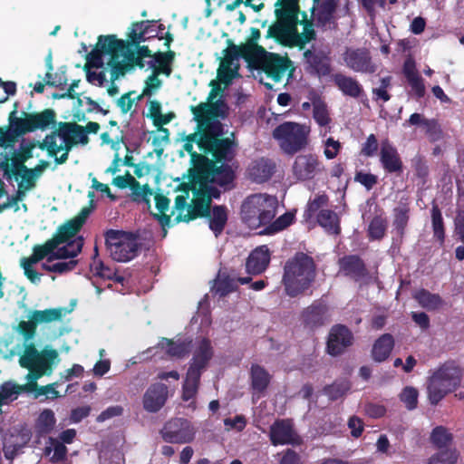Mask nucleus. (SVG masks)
I'll return each instance as SVG.
<instances>
[{"label": "nucleus", "instance_id": "5701e85b", "mask_svg": "<svg viewBox=\"0 0 464 464\" xmlns=\"http://www.w3.org/2000/svg\"><path fill=\"white\" fill-rule=\"evenodd\" d=\"M25 160L19 152L14 150L12 155L8 153H0V171L3 173V178L7 181L13 179L18 180L21 171L28 169L25 165Z\"/></svg>", "mask_w": 464, "mask_h": 464}, {"label": "nucleus", "instance_id": "37998d69", "mask_svg": "<svg viewBox=\"0 0 464 464\" xmlns=\"http://www.w3.org/2000/svg\"><path fill=\"white\" fill-rule=\"evenodd\" d=\"M387 226L388 221L383 213L374 216L368 225L367 236L369 239L382 240L386 234Z\"/></svg>", "mask_w": 464, "mask_h": 464}, {"label": "nucleus", "instance_id": "dca6fc26", "mask_svg": "<svg viewBox=\"0 0 464 464\" xmlns=\"http://www.w3.org/2000/svg\"><path fill=\"white\" fill-rule=\"evenodd\" d=\"M343 59L345 65L353 72L372 74L377 71V65L372 62L367 48H346Z\"/></svg>", "mask_w": 464, "mask_h": 464}, {"label": "nucleus", "instance_id": "4d7b16f0", "mask_svg": "<svg viewBox=\"0 0 464 464\" xmlns=\"http://www.w3.org/2000/svg\"><path fill=\"white\" fill-rule=\"evenodd\" d=\"M284 34L287 47H295L293 43L298 41L300 33L297 30V24L300 23L298 16L290 18H282Z\"/></svg>", "mask_w": 464, "mask_h": 464}, {"label": "nucleus", "instance_id": "423d86ee", "mask_svg": "<svg viewBox=\"0 0 464 464\" xmlns=\"http://www.w3.org/2000/svg\"><path fill=\"white\" fill-rule=\"evenodd\" d=\"M105 246L112 260L129 262L138 256L141 243L139 236L130 231L108 229L104 232Z\"/></svg>", "mask_w": 464, "mask_h": 464}, {"label": "nucleus", "instance_id": "1a4fd4ad", "mask_svg": "<svg viewBox=\"0 0 464 464\" xmlns=\"http://www.w3.org/2000/svg\"><path fill=\"white\" fill-rule=\"evenodd\" d=\"M198 162L196 169H189L190 171L198 174L200 179H208L210 182L215 183L222 188L225 191L230 190L234 188V181L236 173L229 162L216 163L210 161L207 156H197Z\"/></svg>", "mask_w": 464, "mask_h": 464}, {"label": "nucleus", "instance_id": "69168bd1", "mask_svg": "<svg viewBox=\"0 0 464 464\" xmlns=\"http://www.w3.org/2000/svg\"><path fill=\"white\" fill-rule=\"evenodd\" d=\"M313 118L320 126H327L330 123L331 119L324 102H319L314 103Z\"/></svg>", "mask_w": 464, "mask_h": 464}, {"label": "nucleus", "instance_id": "393cba45", "mask_svg": "<svg viewBox=\"0 0 464 464\" xmlns=\"http://www.w3.org/2000/svg\"><path fill=\"white\" fill-rule=\"evenodd\" d=\"M340 272L355 282L368 276L369 272L364 261L358 255H346L338 260Z\"/></svg>", "mask_w": 464, "mask_h": 464}, {"label": "nucleus", "instance_id": "2eb2a0df", "mask_svg": "<svg viewBox=\"0 0 464 464\" xmlns=\"http://www.w3.org/2000/svg\"><path fill=\"white\" fill-rule=\"evenodd\" d=\"M324 169L322 161L313 153L297 155L292 165L293 176L299 181L311 180Z\"/></svg>", "mask_w": 464, "mask_h": 464}, {"label": "nucleus", "instance_id": "3c124183", "mask_svg": "<svg viewBox=\"0 0 464 464\" xmlns=\"http://www.w3.org/2000/svg\"><path fill=\"white\" fill-rule=\"evenodd\" d=\"M58 246V242H56L54 238L52 237L45 241L43 245L34 246L33 254L31 256H29V258H31L32 263H38L45 257L48 259V257L53 254Z\"/></svg>", "mask_w": 464, "mask_h": 464}, {"label": "nucleus", "instance_id": "412c9836", "mask_svg": "<svg viewBox=\"0 0 464 464\" xmlns=\"http://www.w3.org/2000/svg\"><path fill=\"white\" fill-rule=\"evenodd\" d=\"M221 106H225V104L220 101L209 103L202 102L198 106H192L191 111L194 115V120L198 123V128L203 129L213 123L220 122L219 121L214 120L213 118L225 116V111L220 110Z\"/></svg>", "mask_w": 464, "mask_h": 464}, {"label": "nucleus", "instance_id": "de8ad7c7", "mask_svg": "<svg viewBox=\"0 0 464 464\" xmlns=\"http://www.w3.org/2000/svg\"><path fill=\"white\" fill-rule=\"evenodd\" d=\"M56 419L53 411L51 409L44 410L35 422L36 432L40 436L49 434L54 428Z\"/></svg>", "mask_w": 464, "mask_h": 464}, {"label": "nucleus", "instance_id": "c9c22d12", "mask_svg": "<svg viewBox=\"0 0 464 464\" xmlns=\"http://www.w3.org/2000/svg\"><path fill=\"white\" fill-rule=\"evenodd\" d=\"M83 246L82 237H78L76 239L69 241L67 245L57 247L53 254L48 257V262H52L56 259H67L77 256Z\"/></svg>", "mask_w": 464, "mask_h": 464}, {"label": "nucleus", "instance_id": "a18cd8bd", "mask_svg": "<svg viewBox=\"0 0 464 464\" xmlns=\"http://www.w3.org/2000/svg\"><path fill=\"white\" fill-rule=\"evenodd\" d=\"M81 229L82 227L76 222L70 219L57 228L53 237L58 242V245H61L69 242Z\"/></svg>", "mask_w": 464, "mask_h": 464}, {"label": "nucleus", "instance_id": "9d476101", "mask_svg": "<svg viewBox=\"0 0 464 464\" xmlns=\"http://www.w3.org/2000/svg\"><path fill=\"white\" fill-rule=\"evenodd\" d=\"M250 68L262 71L275 82H281L288 71V76L292 77L295 71L293 62L286 54L282 56L279 53L266 50L252 59Z\"/></svg>", "mask_w": 464, "mask_h": 464}, {"label": "nucleus", "instance_id": "ea45409f", "mask_svg": "<svg viewBox=\"0 0 464 464\" xmlns=\"http://www.w3.org/2000/svg\"><path fill=\"white\" fill-rule=\"evenodd\" d=\"M191 341L174 342L171 339L161 338L159 345L166 350V353L172 357L182 358L189 353Z\"/></svg>", "mask_w": 464, "mask_h": 464}, {"label": "nucleus", "instance_id": "a19ab883", "mask_svg": "<svg viewBox=\"0 0 464 464\" xmlns=\"http://www.w3.org/2000/svg\"><path fill=\"white\" fill-rule=\"evenodd\" d=\"M156 208L159 210V213L153 214L155 219L159 221L160 226L165 228L166 227L173 226V220H171V216L166 214L169 210L170 200L165 195L161 193H157L154 196Z\"/></svg>", "mask_w": 464, "mask_h": 464}, {"label": "nucleus", "instance_id": "f3484780", "mask_svg": "<svg viewBox=\"0 0 464 464\" xmlns=\"http://www.w3.org/2000/svg\"><path fill=\"white\" fill-rule=\"evenodd\" d=\"M301 319L304 328L314 331L329 322V307L324 302L315 300L303 310Z\"/></svg>", "mask_w": 464, "mask_h": 464}, {"label": "nucleus", "instance_id": "864d4df0", "mask_svg": "<svg viewBox=\"0 0 464 464\" xmlns=\"http://www.w3.org/2000/svg\"><path fill=\"white\" fill-rule=\"evenodd\" d=\"M275 11L276 18L296 17L300 12L299 0H277Z\"/></svg>", "mask_w": 464, "mask_h": 464}, {"label": "nucleus", "instance_id": "79ce46f5", "mask_svg": "<svg viewBox=\"0 0 464 464\" xmlns=\"http://www.w3.org/2000/svg\"><path fill=\"white\" fill-rule=\"evenodd\" d=\"M52 365L53 364H46V366H33L26 368L29 371L26 375L27 382L25 384H22L23 388L25 390V392H32L37 389V380L45 374H51L53 371Z\"/></svg>", "mask_w": 464, "mask_h": 464}, {"label": "nucleus", "instance_id": "5fc2aeb1", "mask_svg": "<svg viewBox=\"0 0 464 464\" xmlns=\"http://www.w3.org/2000/svg\"><path fill=\"white\" fill-rule=\"evenodd\" d=\"M124 53L125 51H115L107 63L111 68V82L118 80L120 76L124 75L126 71L130 69L129 63L120 61V56Z\"/></svg>", "mask_w": 464, "mask_h": 464}, {"label": "nucleus", "instance_id": "0e129e2a", "mask_svg": "<svg viewBox=\"0 0 464 464\" xmlns=\"http://www.w3.org/2000/svg\"><path fill=\"white\" fill-rule=\"evenodd\" d=\"M350 389L347 382H334L324 388V393L328 396L331 401H336L343 397Z\"/></svg>", "mask_w": 464, "mask_h": 464}, {"label": "nucleus", "instance_id": "72a5a7b5", "mask_svg": "<svg viewBox=\"0 0 464 464\" xmlns=\"http://www.w3.org/2000/svg\"><path fill=\"white\" fill-rule=\"evenodd\" d=\"M175 59V52L169 50L165 53L157 52L153 54V61L150 62V67L152 72L156 74H165L169 76L172 72L171 64Z\"/></svg>", "mask_w": 464, "mask_h": 464}, {"label": "nucleus", "instance_id": "0eeeda50", "mask_svg": "<svg viewBox=\"0 0 464 464\" xmlns=\"http://www.w3.org/2000/svg\"><path fill=\"white\" fill-rule=\"evenodd\" d=\"M8 121L14 128L16 140L26 133L37 130H45L56 123V112L53 109H44L40 112L23 111V117L17 116V103H14V110L9 113Z\"/></svg>", "mask_w": 464, "mask_h": 464}, {"label": "nucleus", "instance_id": "7ed1b4c3", "mask_svg": "<svg viewBox=\"0 0 464 464\" xmlns=\"http://www.w3.org/2000/svg\"><path fill=\"white\" fill-rule=\"evenodd\" d=\"M223 125L216 122L208 127L198 141V149L204 155H211L210 161L231 162L236 156L237 143L230 138L223 137Z\"/></svg>", "mask_w": 464, "mask_h": 464}, {"label": "nucleus", "instance_id": "ddd939ff", "mask_svg": "<svg viewBox=\"0 0 464 464\" xmlns=\"http://www.w3.org/2000/svg\"><path fill=\"white\" fill-rule=\"evenodd\" d=\"M239 57L243 58L251 67L252 58L243 53L240 45L237 46L229 40L228 47L224 51V58L221 60L218 72L219 80L226 85L238 76L239 63L237 60Z\"/></svg>", "mask_w": 464, "mask_h": 464}, {"label": "nucleus", "instance_id": "473e14b6", "mask_svg": "<svg viewBox=\"0 0 464 464\" xmlns=\"http://www.w3.org/2000/svg\"><path fill=\"white\" fill-rule=\"evenodd\" d=\"M208 219L209 229L218 237L224 230L227 219V208L225 205H215L210 207L209 216L205 217Z\"/></svg>", "mask_w": 464, "mask_h": 464}, {"label": "nucleus", "instance_id": "f03ea898", "mask_svg": "<svg viewBox=\"0 0 464 464\" xmlns=\"http://www.w3.org/2000/svg\"><path fill=\"white\" fill-rule=\"evenodd\" d=\"M462 371L453 361H448L435 370L430 371L427 378L428 399L437 405L447 394L455 392L460 385Z\"/></svg>", "mask_w": 464, "mask_h": 464}, {"label": "nucleus", "instance_id": "39448f33", "mask_svg": "<svg viewBox=\"0 0 464 464\" xmlns=\"http://www.w3.org/2000/svg\"><path fill=\"white\" fill-rule=\"evenodd\" d=\"M214 354L211 342L208 338H202L193 353L188 369L182 385V400L188 401L197 393L203 372L207 369Z\"/></svg>", "mask_w": 464, "mask_h": 464}, {"label": "nucleus", "instance_id": "4be33fe9", "mask_svg": "<svg viewBox=\"0 0 464 464\" xmlns=\"http://www.w3.org/2000/svg\"><path fill=\"white\" fill-rule=\"evenodd\" d=\"M306 71L319 77L328 76L332 72L331 58L322 50L307 49L304 52Z\"/></svg>", "mask_w": 464, "mask_h": 464}, {"label": "nucleus", "instance_id": "cd10ccee", "mask_svg": "<svg viewBox=\"0 0 464 464\" xmlns=\"http://www.w3.org/2000/svg\"><path fill=\"white\" fill-rule=\"evenodd\" d=\"M276 171V163L269 159L260 158L254 160L248 168V175L253 182L261 184L273 176Z\"/></svg>", "mask_w": 464, "mask_h": 464}, {"label": "nucleus", "instance_id": "e2e57ef3", "mask_svg": "<svg viewBox=\"0 0 464 464\" xmlns=\"http://www.w3.org/2000/svg\"><path fill=\"white\" fill-rule=\"evenodd\" d=\"M17 142L14 128L11 127V122L5 126H0V148L5 150H14Z\"/></svg>", "mask_w": 464, "mask_h": 464}, {"label": "nucleus", "instance_id": "a211bd4d", "mask_svg": "<svg viewBox=\"0 0 464 464\" xmlns=\"http://www.w3.org/2000/svg\"><path fill=\"white\" fill-rule=\"evenodd\" d=\"M57 357L58 352L55 349L45 348L40 353L35 345L30 343L25 345L24 353L19 358V364L22 368L46 366V364H53Z\"/></svg>", "mask_w": 464, "mask_h": 464}, {"label": "nucleus", "instance_id": "6e6552de", "mask_svg": "<svg viewBox=\"0 0 464 464\" xmlns=\"http://www.w3.org/2000/svg\"><path fill=\"white\" fill-rule=\"evenodd\" d=\"M309 131L305 125L285 121L274 129L272 135L285 153L293 155L306 147Z\"/></svg>", "mask_w": 464, "mask_h": 464}, {"label": "nucleus", "instance_id": "b1692460", "mask_svg": "<svg viewBox=\"0 0 464 464\" xmlns=\"http://www.w3.org/2000/svg\"><path fill=\"white\" fill-rule=\"evenodd\" d=\"M380 162L386 173L400 175L403 171V162L398 150L387 139L381 143Z\"/></svg>", "mask_w": 464, "mask_h": 464}, {"label": "nucleus", "instance_id": "c756f323", "mask_svg": "<svg viewBox=\"0 0 464 464\" xmlns=\"http://www.w3.org/2000/svg\"><path fill=\"white\" fill-rule=\"evenodd\" d=\"M214 184L208 179L198 178V174L188 169V185H192L210 205L213 198L218 199L221 196V191Z\"/></svg>", "mask_w": 464, "mask_h": 464}, {"label": "nucleus", "instance_id": "2f4dec72", "mask_svg": "<svg viewBox=\"0 0 464 464\" xmlns=\"http://www.w3.org/2000/svg\"><path fill=\"white\" fill-rule=\"evenodd\" d=\"M395 341L391 334H383L377 338L372 348V358L376 362H382L386 361L393 348Z\"/></svg>", "mask_w": 464, "mask_h": 464}, {"label": "nucleus", "instance_id": "c85d7f7f", "mask_svg": "<svg viewBox=\"0 0 464 464\" xmlns=\"http://www.w3.org/2000/svg\"><path fill=\"white\" fill-rule=\"evenodd\" d=\"M270 262V252L266 246H260L255 248L248 256L246 268L248 274L259 275L268 266Z\"/></svg>", "mask_w": 464, "mask_h": 464}, {"label": "nucleus", "instance_id": "052dcab7", "mask_svg": "<svg viewBox=\"0 0 464 464\" xmlns=\"http://www.w3.org/2000/svg\"><path fill=\"white\" fill-rule=\"evenodd\" d=\"M15 331L23 336L24 342H29L34 337L37 331V324L31 314L29 320H22L18 323Z\"/></svg>", "mask_w": 464, "mask_h": 464}, {"label": "nucleus", "instance_id": "a878e982", "mask_svg": "<svg viewBox=\"0 0 464 464\" xmlns=\"http://www.w3.org/2000/svg\"><path fill=\"white\" fill-rule=\"evenodd\" d=\"M168 399V387L164 383L151 384L143 395V408L149 412L159 411Z\"/></svg>", "mask_w": 464, "mask_h": 464}, {"label": "nucleus", "instance_id": "f8f14e48", "mask_svg": "<svg viewBox=\"0 0 464 464\" xmlns=\"http://www.w3.org/2000/svg\"><path fill=\"white\" fill-rule=\"evenodd\" d=\"M162 440L171 444H186L195 438V429L185 418H173L168 420L160 430Z\"/></svg>", "mask_w": 464, "mask_h": 464}, {"label": "nucleus", "instance_id": "c03bdc74", "mask_svg": "<svg viewBox=\"0 0 464 464\" xmlns=\"http://www.w3.org/2000/svg\"><path fill=\"white\" fill-rule=\"evenodd\" d=\"M295 221V215L291 212H285L280 217H278L276 220L271 221L269 224L264 227L258 234L259 235H275L280 231H283L290 225H292Z\"/></svg>", "mask_w": 464, "mask_h": 464}, {"label": "nucleus", "instance_id": "20e7f679", "mask_svg": "<svg viewBox=\"0 0 464 464\" xmlns=\"http://www.w3.org/2000/svg\"><path fill=\"white\" fill-rule=\"evenodd\" d=\"M276 201L266 194H253L248 196L241 205L240 215L242 221L250 228L256 229L266 227L276 216Z\"/></svg>", "mask_w": 464, "mask_h": 464}, {"label": "nucleus", "instance_id": "f257e3e1", "mask_svg": "<svg viewBox=\"0 0 464 464\" xmlns=\"http://www.w3.org/2000/svg\"><path fill=\"white\" fill-rule=\"evenodd\" d=\"M317 275L314 258L304 253L296 252L284 266L282 283L285 294L296 297L307 291Z\"/></svg>", "mask_w": 464, "mask_h": 464}, {"label": "nucleus", "instance_id": "9b49d317", "mask_svg": "<svg viewBox=\"0 0 464 464\" xmlns=\"http://www.w3.org/2000/svg\"><path fill=\"white\" fill-rule=\"evenodd\" d=\"M127 49L128 44L124 40L118 39L115 34L100 35L96 47L87 55V63L84 69L102 68L104 64L102 59L104 54L111 57L115 51H126Z\"/></svg>", "mask_w": 464, "mask_h": 464}, {"label": "nucleus", "instance_id": "bf43d9fd", "mask_svg": "<svg viewBox=\"0 0 464 464\" xmlns=\"http://www.w3.org/2000/svg\"><path fill=\"white\" fill-rule=\"evenodd\" d=\"M22 392H25L23 385L11 381L5 382L0 385V399L4 403H6L8 400L11 401L16 400Z\"/></svg>", "mask_w": 464, "mask_h": 464}, {"label": "nucleus", "instance_id": "680f3d73", "mask_svg": "<svg viewBox=\"0 0 464 464\" xmlns=\"http://www.w3.org/2000/svg\"><path fill=\"white\" fill-rule=\"evenodd\" d=\"M329 198L326 194L316 195L314 199L307 202L304 212L306 220L311 219L321 208L328 204Z\"/></svg>", "mask_w": 464, "mask_h": 464}, {"label": "nucleus", "instance_id": "e433bc0d", "mask_svg": "<svg viewBox=\"0 0 464 464\" xmlns=\"http://www.w3.org/2000/svg\"><path fill=\"white\" fill-rule=\"evenodd\" d=\"M413 298L418 304L428 311L440 309L444 301L439 294L430 293L429 290L421 288L413 294Z\"/></svg>", "mask_w": 464, "mask_h": 464}, {"label": "nucleus", "instance_id": "49530a36", "mask_svg": "<svg viewBox=\"0 0 464 464\" xmlns=\"http://www.w3.org/2000/svg\"><path fill=\"white\" fill-rule=\"evenodd\" d=\"M261 36L260 30L256 27L251 28V34L245 44H240L242 52L245 55L250 56L252 59L266 51V48L257 44Z\"/></svg>", "mask_w": 464, "mask_h": 464}, {"label": "nucleus", "instance_id": "6e6d98bb", "mask_svg": "<svg viewBox=\"0 0 464 464\" xmlns=\"http://www.w3.org/2000/svg\"><path fill=\"white\" fill-rule=\"evenodd\" d=\"M459 458V452L457 449H443L432 454L428 464H457Z\"/></svg>", "mask_w": 464, "mask_h": 464}, {"label": "nucleus", "instance_id": "58836bf2", "mask_svg": "<svg viewBox=\"0 0 464 464\" xmlns=\"http://www.w3.org/2000/svg\"><path fill=\"white\" fill-rule=\"evenodd\" d=\"M317 222L330 234L339 235L341 233L340 218L331 209H321L317 214Z\"/></svg>", "mask_w": 464, "mask_h": 464}, {"label": "nucleus", "instance_id": "4c0bfd02", "mask_svg": "<svg viewBox=\"0 0 464 464\" xmlns=\"http://www.w3.org/2000/svg\"><path fill=\"white\" fill-rule=\"evenodd\" d=\"M430 220L433 237L440 245H443L446 237V227L442 217V212L435 201L432 202L430 209Z\"/></svg>", "mask_w": 464, "mask_h": 464}, {"label": "nucleus", "instance_id": "6ab92c4d", "mask_svg": "<svg viewBox=\"0 0 464 464\" xmlns=\"http://www.w3.org/2000/svg\"><path fill=\"white\" fill-rule=\"evenodd\" d=\"M269 440L274 446L294 445L298 443L299 437L296 435L292 420L289 419L276 420L269 429Z\"/></svg>", "mask_w": 464, "mask_h": 464}, {"label": "nucleus", "instance_id": "774afa93", "mask_svg": "<svg viewBox=\"0 0 464 464\" xmlns=\"http://www.w3.org/2000/svg\"><path fill=\"white\" fill-rule=\"evenodd\" d=\"M411 167L417 178L422 179L423 182L429 176V167L423 156L417 154L411 159Z\"/></svg>", "mask_w": 464, "mask_h": 464}, {"label": "nucleus", "instance_id": "603ef678", "mask_svg": "<svg viewBox=\"0 0 464 464\" xmlns=\"http://www.w3.org/2000/svg\"><path fill=\"white\" fill-rule=\"evenodd\" d=\"M237 289V281L227 274H218L213 290L220 297H224Z\"/></svg>", "mask_w": 464, "mask_h": 464}, {"label": "nucleus", "instance_id": "bb28decb", "mask_svg": "<svg viewBox=\"0 0 464 464\" xmlns=\"http://www.w3.org/2000/svg\"><path fill=\"white\" fill-rule=\"evenodd\" d=\"M392 217L393 230L396 232L400 243H402L411 218V207L408 198L400 200L398 205L392 209Z\"/></svg>", "mask_w": 464, "mask_h": 464}, {"label": "nucleus", "instance_id": "8fccbe9b", "mask_svg": "<svg viewBox=\"0 0 464 464\" xmlns=\"http://www.w3.org/2000/svg\"><path fill=\"white\" fill-rule=\"evenodd\" d=\"M31 314L37 325L43 323L48 324L54 321H60L64 315V308L58 307L44 310H34L31 312Z\"/></svg>", "mask_w": 464, "mask_h": 464}, {"label": "nucleus", "instance_id": "7c9ffc66", "mask_svg": "<svg viewBox=\"0 0 464 464\" xmlns=\"http://www.w3.org/2000/svg\"><path fill=\"white\" fill-rule=\"evenodd\" d=\"M334 85L343 92V95L357 99L363 94L364 91L361 83L351 76L341 72L333 75Z\"/></svg>", "mask_w": 464, "mask_h": 464}, {"label": "nucleus", "instance_id": "4468645a", "mask_svg": "<svg viewBox=\"0 0 464 464\" xmlns=\"http://www.w3.org/2000/svg\"><path fill=\"white\" fill-rule=\"evenodd\" d=\"M354 336L344 324H337L331 327L326 340V353L334 357L342 355L353 345Z\"/></svg>", "mask_w": 464, "mask_h": 464}, {"label": "nucleus", "instance_id": "13d9d810", "mask_svg": "<svg viewBox=\"0 0 464 464\" xmlns=\"http://www.w3.org/2000/svg\"><path fill=\"white\" fill-rule=\"evenodd\" d=\"M303 17L304 20L301 22V24L304 25V32L299 34L298 41L292 44V45L298 47L300 50H303L306 44L314 40L316 37V33L314 29L313 22L306 19L305 12L303 13Z\"/></svg>", "mask_w": 464, "mask_h": 464}, {"label": "nucleus", "instance_id": "aec40b11", "mask_svg": "<svg viewBox=\"0 0 464 464\" xmlns=\"http://www.w3.org/2000/svg\"><path fill=\"white\" fill-rule=\"evenodd\" d=\"M188 186L189 189L193 193V198L188 207V212L185 215L179 213L174 218L173 224H179L180 222L188 223L197 218L209 216L211 205L201 195H199L198 190L192 185Z\"/></svg>", "mask_w": 464, "mask_h": 464}, {"label": "nucleus", "instance_id": "338daca9", "mask_svg": "<svg viewBox=\"0 0 464 464\" xmlns=\"http://www.w3.org/2000/svg\"><path fill=\"white\" fill-rule=\"evenodd\" d=\"M418 390L411 386L405 387L401 395V401L405 404L406 408L410 411L414 410L418 404Z\"/></svg>", "mask_w": 464, "mask_h": 464}, {"label": "nucleus", "instance_id": "09e8293b", "mask_svg": "<svg viewBox=\"0 0 464 464\" xmlns=\"http://www.w3.org/2000/svg\"><path fill=\"white\" fill-rule=\"evenodd\" d=\"M430 440L434 447L443 450L452 443L453 435L444 426H437L432 430Z\"/></svg>", "mask_w": 464, "mask_h": 464}, {"label": "nucleus", "instance_id": "f704fd0d", "mask_svg": "<svg viewBox=\"0 0 464 464\" xmlns=\"http://www.w3.org/2000/svg\"><path fill=\"white\" fill-rule=\"evenodd\" d=\"M272 376L259 364H252L250 369L251 387L254 392L263 394L268 388Z\"/></svg>", "mask_w": 464, "mask_h": 464}]
</instances>
